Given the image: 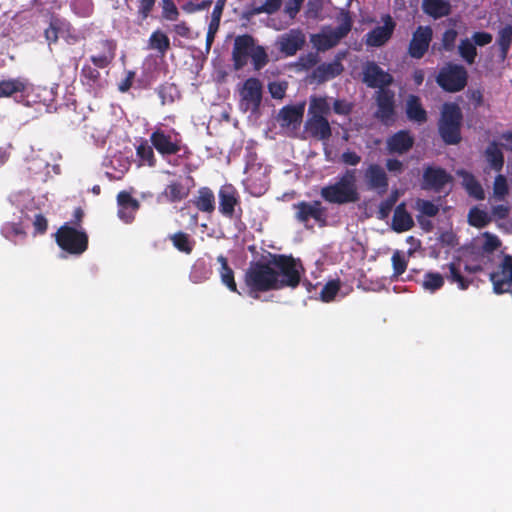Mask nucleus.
<instances>
[{"instance_id": "0eeeda50", "label": "nucleus", "mask_w": 512, "mask_h": 512, "mask_svg": "<svg viewBox=\"0 0 512 512\" xmlns=\"http://www.w3.org/2000/svg\"><path fill=\"white\" fill-rule=\"evenodd\" d=\"M353 20L349 11L342 10L340 13V24L328 32L311 34L310 41L317 51H327L335 46L351 31Z\"/></svg>"}, {"instance_id": "c85d7f7f", "label": "nucleus", "mask_w": 512, "mask_h": 512, "mask_svg": "<svg viewBox=\"0 0 512 512\" xmlns=\"http://www.w3.org/2000/svg\"><path fill=\"white\" fill-rule=\"evenodd\" d=\"M406 116L415 123L423 124L427 121V111L424 109L421 100L416 95H410L406 101Z\"/></svg>"}, {"instance_id": "ea45409f", "label": "nucleus", "mask_w": 512, "mask_h": 512, "mask_svg": "<svg viewBox=\"0 0 512 512\" xmlns=\"http://www.w3.org/2000/svg\"><path fill=\"white\" fill-rule=\"evenodd\" d=\"M26 83L20 79H7L0 81V98L10 97L15 93H22L26 90Z\"/></svg>"}, {"instance_id": "f03ea898", "label": "nucleus", "mask_w": 512, "mask_h": 512, "mask_svg": "<svg viewBox=\"0 0 512 512\" xmlns=\"http://www.w3.org/2000/svg\"><path fill=\"white\" fill-rule=\"evenodd\" d=\"M251 58L253 68L257 71L263 69L269 62L266 49L256 45L255 39L250 34L238 35L234 39L232 49V61L235 70H240L248 64Z\"/></svg>"}, {"instance_id": "e433bc0d", "label": "nucleus", "mask_w": 512, "mask_h": 512, "mask_svg": "<svg viewBox=\"0 0 512 512\" xmlns=\"http://www.w3.org/2000/svg\"><path fill=\"white\" fill-rule=\"evenodd\" d=\"M330 104L326 97H312L308 108V117H326L330 114Z\"/></svg>"}, {"instance_id": "473e14b6", "label": "nucleus", "mask_w": 512, "mask_h": 512, "mask_svg": "<svg viewBox=\"0 0 512 512\" xmlns=\"http://www.w3.org/2000/svg\"><path fill=\"white\" fill-rule=\"evenodd\" d=\"M304 115V104L287 105L280 109L278 119L283 126L299 124Z\"/></svg>"}, {"instance_id": "e2e57ef3", "label": "nucleus", "mask_w": 512, "mask_h": 512, "mask_svg": "<svg viewBox=\"0 0 512 512\" xmlns=\"http://www.w3.org/2000/svg\"><path fill=\"white\" fill-rule=\"evenodd\" d=\"M268 89L274 99H282L285 96L287 84L285 82H271Z\"/></svg>"}, {"instance_id": "864d4df0", "label": "nucleus", "mask_w": 512, "mask_h": 512, "mask_svg": "<svg viewBox=\"0 0 512 512\" xmlns=\"http://www.w3.org/2000/svg\"><path fill=\"white\" fill-rule=\"evenodd\" d=\"M393 277L398 278L407 268V260L400 251H395L392 255Z\"/></svg>"}, {"instance_id": "79ce46f5", "label": "nucleus", "mask_w": 512, "mask_h": 512, "mask_svg": "<svg viewBox=\"0 0 512 512\" xmlns=\"http://www.w3.org/2000/svg\"><path fill=\"white\" fill-rule=\"evenodd\" d=\"M163 195L170 203H176L186 198L188 191L180 182L173 181L166 186Z\"/></svg>"}, {"instance_id": "5701e85b", "label": "nucleus", "mask_w": 512, "mask_h": 512, "mask_svg": "<svg viewBox=\"0 0 512 512\" xmlns=\"http://www.w3.org/2000/svg\"><path fill=\"white\" fill-rule=\"evenodd\" d=\"M414 142V137L409 130H400L387 139L386 146L389 153L402 155L413 147Z\"/></svg>"}, {"instance_id": "c756f323", "label": "nucleus", "mask_w": 512, "mask_h": 512, "mask_svg": "<svg viewBox=\"0 0 512 512\" xmlns=\"http://www.w3.org/2000/svg\"><path fill=\"white\" fill-rule=\"evenodd\" d=\"M422 10L426 15L436 20L451 13V4L447 0H423Z\"/></svg>"}, {"instance_id": "4d7b16f0", "label": "nucleus", "mask_w": 512, "mask_h": 512, "mask_svg": "<svg viewBox=\"0 0 512 512\" xmlns=\"http://www.w3.org/2000/svg\"><path fill=\"white\" fill-rule=\"evenodd\" d=\"M493 192L494 196L498 200H503L505 196L508 194V184L506 178L499 174L495 177L493 184Z\"/></svg>"}, {"instance_id": "a211bd4d", "label": "nucleus", "mask_w": 512, "mask_h": 512, "mask_svg": "<svg viewBox=\"0 0 512 512\" xmlns=\"http://www.w3.org/2000/svg\"><path fill=\"white\" fill-rule=\"evenodd\" d=\"M94 49L96 54L91 55L90 61L97 68H107L111 65L116 57L117 42L114 39H101L96 44Z\"/></svg>"}, {"instance_id": "cd10ccee", "label": "nucleus", "mask_w": 512, "mask_h": 512, "mask_svg": "<svg viewBox=\"0 0 512 512\" xmlns=\"http://www.w3.org/2000/svg\"><path fill=\"white\" fill-rule=\"evenodd\" d=\"M157 0H137L133 24L138 28L147 29L148 19L152 16Z\"/></svg>"}, {"instance_id": "393cba45", "label": "nucleus", "mask_w": 512, "mask_h": 512, "mask_svg": "<svg viewBox=\"0 0 512 512\" xmlns=\"http://www.w3.org/2000/svg\"><path fill=\"white\" fill-rule=\"evenodd\" d=\"M305 130L310 137L320 141H327L332 136V129L326 117H308Z\"/></svg>"}, {"instance_id": "bb28decb", "label": "nucleus", "mask_w": 512, "mask_h": 512, "mask_svg": "<svg viewBox=\"0 0 512 512\" xmlns=\"http://www.w3.org/2000/svg\"><path fill=\"white\" fill-rule=\"evenodd\" d=\"M191 202L200 212L212 214L215 211V195L209 187H200Z\"/></svg>"}, {"instance_id": "bf43d9fd", "label": "nucleus", "mask_w": 512, "mask_h": 512, "mask_svg": "<svg viewBox=\"0 0 512 512\" xmlns=\"http://www.w3.org/2000/svg\"><path fill=\"white\" fill-rule=\"evenodd\" d=\"M354 108L353 103L345 99H336L333 102V111L338 115L348 116L352 113Z\"/></svg>"}, {"instance_id": "8fccbe9b", "label": "nucleus", "mask_w": 512, "mask_h": 512, "mask_svg": "<svg viewBox=\"0 0 512 512\" xmlns=\"http://www.w3.org/2000/svg\"><path fill=\"white\" fill-rule=\"evenodd\" d=\"M99 68L92 67L89 64L83 65L80 72L81 82L85 85L94 86L100 79Z\"/></svg>"}, {"instance_id": "69168bd1", "label": "nucleus", "mask_w": 512, "mask_h": 512, "mask_svg": "<svg viewBox=\"0 0 512 512\" xmlns=\"http://www.w3.org/2000/svg\"><path fill=\"white\" fill-rule=\"evenodd\" d=\"M319 61L317 53L309 52L299 57V64L306 70L314 67Z\"/></svg>"}, {"instance_id": "6e6d98bb", "label": "nucleus", "mask_w": 512, "mask_h": 512, "mask_svg": "<svg viewBox=\"0 0 512 512\" xmlns=\"http://www.w3.org/2000/svg\"><path fill=\"white\" fill-rule=\"evenodd\" d=\"M458 32L454 28H449L444 31L441 38L442 50L451 52L455 48Z\"/></svg>"}, {"instance_id": "603ef678", "label": "nucleus", "mask_w": 512, "mask_h": 512, "mask_svg": "<svg viewBox=\"0 0 512 512\" xmlns=\"http://www.w3.org/2000/svg\"><path fill=\"white\" fill-rule=\"evenodd\" d=\"M161 17L166 21H176L179 18V10L174 0H161Z\"/></svg>"}, {"instance_id": "a18cd8bd", "label": "nucleus", "mask_w": 512, "mask_h": 512, "mask_svg": "<svg viewBox=\"0 0 512 512\" xmlns=\"http://www.w3.org/2000/svg\"><path fill=\"white\" fill-rule=\"evenodd\" d=\"M463 184L467 193L476 200H483L485 198V193L482 188V185L479 183V181L473 174L467 173L464 176Z\"/></svg>"}, {"instance_id": "3c124183", "label": "nucleus", "mask_w": 512, "mask_h": 512, "mask_svg": "<svg viewBox=\"0 0 512 512\" xmlns=\"http://www.w3.org/2000/svg\"><path fill=\"white\" fill-rule=\"evenodd\" d=\"M341 288L339 279L328 281L322 288L320 298L323 302H331L335 299Z\"/></svg>"}, {"instance_id": "20e7f679", "label": "nucleus", "mask_w": 512, "mask_h": 512, "mask_svg": "<svg viewBox=\"0 0 512 512\" xmlns=\"http://www.w3.org/2000/svg\"><path fill=\"white\" fill-rule=\"evenodd\" d=\"M270 262L276 274L278 290L286 287L294 289L300 284L304 268L299 259L291 255L274 254L271 255Z\"/></svg>"}, {"instance_id": "9d476101", "label": "nucleus", "mask_w": 512, "mask_h": 512, "mask_svg": "<svg viewBox=\"0 0 512 512\" xmlns=\"http://www.w3.org/2000/svg\"><path fill=\"white\" fill-rule=\"evenodd\" d=\"M293 208L295 209V219L304 224L306 228H309L310 219H313L319 227L327 226V208L322 205L321 201H300L293 204Z\"/></svg>"}, {"instance_id": "c9c22d12", "label": "nucleus", "mask_w": 512, "mask_h": 512, "mask_svg": "<svg viewBox=\"0 0 512 512\" xmlns=\"http://www.w3.org/2000/svg\"><path fill=\"white\" fill-rule=\"evenodd\" d=\"M168 239L178 251L185 254H191L195 246L194 239L188 233L182 231L170 234Z\"/></svg>"}, {"instance_id": "4c0bfd02", "label": "nucleus", "mask_w": 512, "mask_h": 512, "mask_svg": "<svg viewBox=\"0 0 512 512\" xmlns=\"http://www.w3.org/2000/svg\"><path fill=\"white\" fill-rule=\"evenodd\" d=\"M154 147L148 144L147 140L141 141L136 147V155L139 159V165H147L149 167H155L157 159L154 153Z\"/></svg>"}, {"instance_id": "4468645a", "label": "nucleus", "mask_w": 512, "mask_h": 512, "mask_svg": "<svg viewBox=\"0 0 512 512\" xmlns=\"http://www.w3.org/2000/svg\"><path fill=\"white\" fill-rule=\"evenodd\" d=\"M433 39V29L431 26L419 25L412 33L408 45L407 53L411 58L421 59L427 53L430 43Z\"/></svg>"}, {"instance_id": "aec40b11", "label": "nucleus", "mask_w": 512, "mask_h": 512, "mask_svg": "<svg viewBox=\"0 0 512 512\" xmlns=\"http://www.w3.org/2000/svg\"><path fill=\"white\" fill-rule=\"evenodd\" d=\"M364 178L369 189L377 191L379 195L387 192L389 179L385 170L379 164H370L365 170Z\"/></svg>"}, {"instance_id": "49530a36", "label": "nucleus", "mask_w": 512, "mask_h": 512, "mask_svg": "<svg viewBox=\"0 0 512 512\" xmlns=\"http://www.w3.org/2000/svg\"><path fill=\"white\" fill-rule=\"evenodd\" d=\"M444 276L438 272H427L423 276L422 287L431 293L440 290L444 285Z\"/></svg>"}, {"instance_id": "13d9d810", "label": "nucleus", "mask_w": 512, "mask_h": 512, "mask_svg": "<svg viewBox=\"0 0 512 512\" xmlns=\"http://www.w3.org/2000/svg\"><path fill=\"white\" fill-rule=\"evenodd\" d=\"M417 207L419 211L428 217H435L439 212V207L430 200H417Z\"/></svg>"}, {"instance_id": "a878e982", "label": "nucleus", "mask_w": 512, "mask_h": 512, "mask_svg": "<svg viewBox=\"0 0 512 512\" xmlns=\"http://www.w3.org/2000/svg\"><path fill=\"white\" fill-rule=\"evenodd\" d=\"M446 267L448 271L445 273L444 278L451 284H456L460 290H467L473 283V278L466 277L462 274L460 259L448 263Z\"/></svg>"}, {"instance_id": "39448f33", "label": "nucleus", "mask_w": 512, "mask_h": 512, "mask_svg": "<svg viewBox=\"0 0 512 512\" xmlns=\"http://www.w3.org/2000/svg\"><path fill=\"white\" fill-rule=\"evenodd\" d=\"M463 114L458 104L446 102L442 105L438 120V133L446 145H457L462 140Z\"/></svg>"}, {"instance_id": "4be33fe9", "label": "nucleus", "mask_w": 512, "mask_h": 512, "mask_svg": "<svg viewBox=\"0 0 512 512\" xmlns=\"http://www.w3.org/2000/svg\"><path fill=\"white\" fill-rule=\"evenodd\" d=\"M118 217L125 223H131L135 218V213L140 204L127 191H121L117 195Z\"/></svg>"}, {"instance_id": "37998d69", "label": "nucleus", "mask_w": 512, "mask_h": 512, "mask_svg": "<svg viewBox=\"0 0 512 512\" xmlns=\"http://www.w3.org/2000/svg\"><path fill=\"white\" fill-rule=\"evenodd\" d=\"M1 234L8 240L16 243V238L26 239L27 233L20 222H6L1 228Z\"/></svg>"}, {"instance_id": "2f4dec72", "label": "nucleus", "mask_w": 512, "mask_h": 512, "mask_svg": "<svg viewBox=\"0 0 512 512\" xmlns=\"http://www.w3.org/2000/svg\"><path fill=\"white\" fill-rule=\"evenodd\" d=\"M170 47L169 37L160 29L153 31L147 41V49L156 51L161 57L166 55Z\"/></svg>"}, {"instance_id": "7c9ffc66", "label": "nucleus", "mask_w": 512, "mask_h": 512, "mask_svg": "<svg viewBox=\"0 0 512 512\" xmlns=\"http://www.w3.org/2000/svg\"><path fill=\"white\" fill-rule=\"evenodd\" d=\"M413 226V218L406 210L405 203L396 206L392 219V229L395 232L402 233L410 230Z\"/></svg>"}, {"instance_id": "a19ab883", "label": "nucleus", "mask_w": 512, "mask_h": 512, "mask_svg": "<svg viewBox=\"0 0 512 512\" xmlns=\"http://www.w3.org/2000/svg\"><path fill=\"white\" fill-rule=\"evenodd\" d=\"M497 44L500 50V57L502 60H505L512 45V25L507 24L499 30Z\"/></svg>"}, {"instance_id": "58836bf2", "label": "nucleus", "mask_w": 512, "mask_h": 512, "mask_svg": "<svg viewBox=\"0 0 512 512\" xmlns=\"http://www.w3.org/2000/svg\"><path fill=\"white\" fill-rule=\"evenodd\" d=\"M70 26L69 22L58 17H52L49 23V27L45 29L44 36L49 44H54L58 41L59 33L65 28Z\"/></svg>"}, {"instance_id": "412c9836", "label": "nucleus", "mask_w": 512, "mask_h": 512, "mask_svg": "<svg viewBox=\"0 0 512 512\" xmlns=\"http://www.w3.org/2000/svg\"><path fill=\"white\" fill-rule=\"evenodd\" d=\"M452 181V176L441 167L428 166L423 172V188L440 192L446 184Z\"/></svg>"}, {"instance_id": "052dcab7", "label": "nucleus", "mask_w": 512, "mask_h": 512, "mask_svg": "<svg viewBox=\"0 0 512 512\" xmlns=\"http://www.w3.org/2000/svg\"><path fill=\"white\" fill-rule=\"evenodd\" d=\"M32 224L34 235H43L48 229V220L42 213H38L34 216Z\"/></svg>"}, {"instance_id": "423d86ee", "label": "nucleus", "mask_w": 512, "mask_h": 512, "mask_svg": "<svg viewBox=\"0 0 512 512\" xmlns=\"http://www.w3.org/2000/svg\"><path fill=\"white\" fill-rule=\"evenodd\" d=\"M270 259L267 262H251L244 275L249 294L268 292L277 289L276 274L272 270Z\"/></svg>"}, {"instance_id": "09e8293b", "label": "nucleus", "mask_w": 512, "mask_h": 512, "mask_svg": "<svg viewBox=\"0 0 512 512\" xmlns=\"http://www.w3.org/2000/svg\"><path fill=\"white\" fill-rule=\"evenodd\" d=\"M282 5V0H265L262 4L258 5L254 2L251 7L252 15H259L262 13L272 15L276 13Z\"/></svg>"}, {"instance_id": "ddd939ff", "label": "nucleus", "mask_w": 512, "mask_h": 512, "mask_svg": "<svg viewBox=\"0 0 512 512\" xmlns=\"http://www.w3.org/2000/svg\"><path fill=\"white\" fill-rule=\"evenodd\" d=\"M263 96L262 82L255 77L246 79L240 90L241 106L245 111L256 112L261 105Z\"/></svg>"}, {"instance_id": "6ab92c4d", "label": "nucleus", "mask_w": 512, "mask_h": 512, "mask_svg": "<svg viewBox=\"0 0 512 512\" xmlns=\"http://www.w3.org/2000/svg\"><path fill=\"white\" fill-rule=\"evenodd\" d=\"M382 26H376L367 35V44L374 47L383 46L393 35L396 23L390 14L382 16Z\"/></svg>"}, {"instance_id": "b1692460", "label": "nucleus", "mask_w": 512, "mask_h": 512, "mask_svg": "<svg viewBox=\"0 0 512 512\" xmlns=\"http://www.w3.org/2000/svg\"><path fill=\"white\" fill-rule=\"evenodd\" d=\"M343 71L344 67L341 63V58L337 57L330 63H322L318 65L312 71L311 77L316 80L318 84H322L341 75Z\"/></svg>"}, {"instance_id": "72a5a7b5", "label": "nucleus", "mask_w": 512, "mask_h": 512, "mask_svg": "<svg viewBox=\"0 0 512 512\" xmlns=\"http://www.w3.org/2000/svg\"><path fill=\"white\" fill-rule=\"evenodd\" d=\"M217 261L220 264L218 272L221 279V283L225 285L227 289L230 290L231 292L241 295L240 291L237 288V284L234 277V271L229 266L228 259L224 255H219L217 257Z\"/></svg>"}, {"instance_id": "5fc2aeb1", "label": "nucleus", "mask_w": 512, "mask_h": 512, "mask_svg": "<svg viewBox=\"0 0 512 512\" xmlns=\"http://www.w3.org/2000/svg\"><path fill=\"white\" fill-rule=\"evenodd\" d=\"M213 3V0H189L182 5V10L188 14L208 9Z\"/></svg>"}, {"instance_id": "680f3d73", "label": "nucleus", "mask_w": 512, "mask_h": 512, "mask_svg": "<svg viewBox=\"0 0 512 512\" xmlns=\"http://www.w3.org/2000/svg\"><path fill=\"white\" fill-rule=\"evenodd\" d=\"M492 39L493 37L491 33L485 31H478L472 34L470 40L473 42V44H475V46L483 47L490 44L492 42Z\"/></svg>"}, {"instance_id": "9b49d317", "label": "nucleus", "mask_w": 512, "mask_h": 512, "mask_svg": "<svg viewBox=\"0 0 512 512\" xmlns=\"http://www.w3.org/2000/svg\"><path fill=\"white\" fill-rule=\"evenodd\" d=\"M219 213L228 219H241L243 209L240 195L232 184H224L218 191Z\"/></svg>"}, {"instance_id": "2eb2a0df", "label": "nucleus", "mask_w": 512, "mask_h": 512, "mask_svg": "<svg viewBox=\"0 0 512 512\" xmlns=\"http://www.w3.org/2000/svg\"><path fill=\"white\" fill-rule=\"evenodd\" d=\"M490 280L496 294L512 295V257L510 255L504 256L498 271L490 274Z\"/></svg>"}, {"instance_id": "7ed1b4c3", "label": "nucleus", "mask_w": 512, "mask_h": 512, "mask_svg": "<svg viewBox=\"0 0 512 512\" xmlns=\"http://www.w3.org/2000/svg\"><path fill=\"white\" fill-rule=\"evenodd\" d=\"M320 195L326 202L332 204L357 202L360 195L356 185V170L347 169L335 183L322 187Z\"/></svg>"}, {"instance_id": "f3484780", "label": "nucleus", "mask_w": 512, "mask_h": 512, "mask_svg": "<svg viewBox=\"0 0 512 512\" xmlns=\"http://www.w3.org/2000/svg\"><path fill=\"white\" fill-rule=\"evenodd\" d=\"M395 95L390 89H381L376 92L377 110L375 117L384 124L391 122L395 115Z\"/></svg>"}, {"instance_id": "f257e3e1", "label": "nucleus", "mask_w": 512, "mask_h": 512, "mask_svg": "<svg viewBox=\"0 0 512 512\" xmlns=\"http://www.w3.org/2000/svg\"><path fill=\"white\" fill-rule=\"evenodd\" d=\"M150 142L154 149L172 166H179L180 161L189 160L192 151L183 142L179 132L161 128L155 129L150 135Z\"/></svg>"}, {"instance_id": "dca6fc26", "label": "nucleus", "mask_w": 512, "mask_h": 512, "mask_svg": "<svg viewBox=\"0 0 512 512\" xmlns=\"http://www.w3.org/2000/svg\"><path fill=\"white\" fill-rule=\"evenodd\" d=\"M306 44V36L299 28L290 29L279 36L277 46L279 51L286 57L294 56Z\"/></svg>"}, {"instance_id": "c03bdc74", "label": "nucleus", "mask_w": 512, "mask_h": 512, "mask_svg": "<svg viewBox=\"0 0 512 512\" xmlns=\"http://www.w3.org/2000/svg\"><path fill=\"white\" fill-rule=\"evenodd\" d=\"M458 53L468 65L475 63L477 48L469 38H465L460 41L458 45Z\"/></svg>"}, {"instance_id": "1a4fd4ad", "label": "nucleus", "mask_w": 512, "mask_h": 512, "mask_svg": "<svg viewBox=\"0 0 512 512\" xmlns=\"http://www.w3.org/2000/svg\"><path fill=\"white\" fill-rule=\"evenodd\" d=\"M468 82V72L463 65L452 62L440 68L436 83L445 92L456 93L462 91Z\"/></svg>"}, {"instance_id": "f8f14e48", "label": "nucleus", "mask_w": 512, "mask_h": 512, "mask_svg": "<svg viewBox=\"0 0 512 512\" xmlns=\"http://www.w3.org/2000/svg\"><path fill=\"white\" fill-rule=\"evenodd\" d=\"M393 80V76L384 71L376 62L367 61L363 64L362 82L369 88L387 89Z\"/></svg>"}, {"instance_id": "338daca9", "label": "nucleus", "mask_w": 512, "mask_h": 512, "mask_svg": "<svg viewBox=\"0 0 512 512\" xmlns=\"http://www.w3.org/2000/svg\"><path fill=\"white\" fill-rule=\"evenodd\" d=\"M211 273V270L206 269L205 264L201 263L194 266L192 276L197 282H201L207 280Z\"/></svg>"}, {"instance_id": "6e6552de", "label": "nucleus", "mask_w": 512, "mask_h": 512, "mask_svg": "<svg viewBox=\"0 0 512 512\" xmlns=\"http://www.w3.org/2000/svg\"><path fill=\"white\" fill-rule=\"evenodd\" d=\"M57 245L65 252L79 256L88 249V235L83 229L63 224L55 233Z\"/></svg>"}, {"instance_id": "774afa93", "label": "nucleus", "mask_w": 512, "mask_h": 512, "mask_svg": "<svg viewBox=\"0 0 512 512\" xmlns=\"http://www.w3.org/2000/svg\"><path fill=\"white\" fill-rule=\"evenodd\" d=\"M340 160L345 165L357 166L361 162V156L355 151L347 150L342 153Z\"/></svg>"}, {"instance_id": "de8ad7c7", "label": "nucleus", "mask_w": 512, "mask_h": 512, "mask_svg": "<svg viewBox=\"0 0 512 512\" xmlns=\"http://www.w3.org/2000/svg\"><path fill=\"white\" fill-rule=\"evenodd\" d=\"M491 221V217L488 213L478 207H473L468 213V222L471 226L476 228H483L487 226Z\"/></svg>"}, {"instance_id": "f704fd0d", "label": "nucleus", "mask_w": 512, "mask_h": 512, "mask_svg": "<svg viewBox=\"0 0 512 512\" xmlns=\"http://www.w3.org/2000/svg\"><path fill=\"white\" fill-rule=\"evenodd\" d=\"M486 161L496 172H500L504 166V154L496 141L488 144L484 151Z\"/></svg>"}, {"instance_id": "0e129e2a", "label": "nucleus", "mask_w": 512, "mask_h": 512, "mask_svg": "<svg viewBox=\"0 0 512 512\" xmlns=\"http://www.w3.org/2000/svg\"><path fill=\"white\" fill-rule=\"evenodd\" d=\"M304 0H289L285 4L284 12L289 16L290 19H295L297 14L300 12Z\"/></svg>"}]
</instances>
